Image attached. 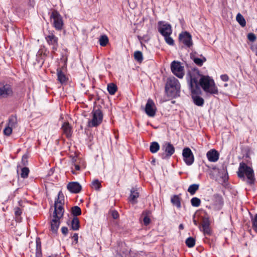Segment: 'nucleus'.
I'll list each match as a JSON object with an SVG mask.
<instances>
[{
  "mask_svg": "<svg viewBox=\"0 0 257 257\" xmlns=\"http://www.w3.org/2000/svg\"><path fill=\"white\" fill-rule=\"evenodd\" d=\"M236 20L239 25L244 27L246 25V21L244 17L240 14L238 13L236 17Z\"/></svg>",
  "mask_w": 257,
  "mask_h": 257,
  "instance_id": "2f4dec72",
  "label": "nucleus"
},
{
  "mask_svg": "<svg viewBox=\"0 0 257 257\" xmlns=\"http://www.w3.org/2000/svg\"><path fill=\"white\" fill-rule=\"evenodd\" d=\"M14 210L16 221L18 222H21L22 220V217H21V214L23 212L22 209L17 207L15 208Z\"/></svg>",
  "mask_w": 257,
  "mask_h": 257,
  "instance_id": "a878e982",
  "label": "nucleus"
},
{
  "mask_svg": "<svg viewBox=\"0 0 257 257\" xmlns=\"http://www.w3.org/2000/svg\"><path fill=\"white\" fill-rule=\"evenodd\" d=\"M71 213L75 217L81 214V209L78 206H75L71 208Z\"/></svg>",
  "mask_w": 257,
  "mask_h": 257,
  "instance_id": "72a5a7b5",
  "label": "nucleus"
},
{
  "mask_svg": "<svg viewBox=\"0 0 257 257\" xmlns=\"http://www.w3.org/2000/svg\"><path fill=\"white\" fill-rule=\"evenodd\" d=\"M13 95V91L12 86L10 84H6L0 87V96L4 98L12 96Z\"/></svg>",
  "mask_w": 257,
  "mask_h": 257,
  "instance_id": "f3484780",
  "label": "nucleus"
},
{
  "mask_svg": "<svg viewBox=\"0 0 257 257\" xmlns=\"http://www.w3.org/2000/svg\"><path fill=\"white\" fill-rule=\"evenodd\" d=\"M101 187V182L97 179L94 180L92 182V188L96 190H99Z\"/></svg>",
  "mask_w": 257,
  "mask_h": 257,
  "instance_id": "a19ab883",
  "label": "nucleus"
},
{
  "mask_svg": "<svg viewBox=\"0 0 257 257\" xmlns=\"http://www.w3.org/2000/svg\"><path fill=\"white\" fill-rule=\"evenodd\" d=\"M139 196V193L137 189L135 188H133L131 190V194L129 197V200L133 204H136L137 202V199Z\"/></svg>",
  "mask_w": 257,
  "mask_h": 257,
  "instance_id": "4be33fe9",
  "label": "nucleus"
},
{
  "mask_svg": "<svg viewBox=\"0 0 257 257\" xmlns=\"http://www.w3.org/2000/svg\"><path fill=\"white\" fill-rule=\"evenodd\" d=\"M247 37L248 40L252 42L255 41L256 39L255 35L252 33H248L247 36Z\"/></svg>",
  "mask_w": 257,
  "mask_h": 257,
  "instance_id": "49530a36",
  "label": "nucleus"
},
{
  "mask_svg": "<svg viewBox=\"0 0 257 257\" xmlns=\"http://www.w3.org/2000/svg\"><path fill=\"white\" fill-rule=\"evenodd\" d=\"M61 128L62 131L63 135H65L67 138L69 139L71 137L72 134V127L68 122H64Z\"/></svg>",
  "mask_w": 257,
  "mask_h": 257,
  "instance_id": "a211bd4d",
  "label": "nucleus"
},
{
  "mask_svg": "<svg viewBox=\"0 0 257 257\" xmlns=\"http://www.w3.org/2000/svg\"><path fill=\"white\" fill-rule=\"evenodd\" d=\"M185 243L188 247H192L195 244V240L192 237H189L186 240Z\"/></svg>",
  "mask_w": 257,
  "mask_h": 257,
  "instance_id": "58836bf2",
  "label": "nucleus"
},
{
  "mask_svg": "<svg viewBox=\"0 0 257 257\" xmlns=\"http://www.w3.org/2000/svg\"><path fill=\"white\" fill-rule=\"evenodd\" d=\"M199 84L206 93L218 94V89L214 80L209 76L202 75L200 78Z\"/></svg>",
  "mask_w": 257,
  "mask_h": 257,
  "instance_id": "20e7f679",
  "label": "nucleus"
},
{
  "mask_svg": "<svg viewBox=\"0 0 257 257\" xmlns=\"http://www.w3.org/2000/svg\"><path fill=\"white\" fill-rule=\"evenodd\" d=\"M51 22L53 26L56 30L60 31L62 29L64 23L62 17L56 10L53 11L50 16Z\"/></svg>",
  "mask_w": 257,
  "mask_h": 257,
  "instance_id": "6e6552de",
  "label": "nucleus"
},
{
  "mask_svg": "<svg viewBox=\"0 0 257 257\" xmlns=\"http://www.w3.org/2000/svg\"><path fill=\"white\" fill-rule=\"evenodd\" d=\"M182 155L183 160L187 165H192L194 161V157L191 149L189 148H185L183 150Z\"/></svg>",
  "mask_w": 257,
  "mask_h": 257,
  "instance_id": "2eb2a0df",
  "label": "nucleus"
},
{
  "mask_svg": "<svg viewBox=\"0 0 257 257\" xmlns=\"http://www.w3.org/2000/svg\"><path fill=\"white\" fill-rule=\"evenodd\" d=\"M180 195L181 194L173 195L171 197V203L174 205L176 206L178 208H180L181 207V198L180 197Z\"/></svg>",
  "mask_w": 257,
  "mask_h": 257,
  "instance_id": "b1692460",
  "label": "nucleus"
},
{
  "mask_svg": "<svg viewBox=\"0 0 257 257\" xmlns=\"http://www.w3.org/2000/svg\"><path fill=\"white\" fill-rule=\"evenodd\" d=\"M201 75L199 71L197 69L189 70L186 75V78L189 83L190 89H193L199 87L198 86V80H200Z\"/></svg>",
  "mask_w": 257,
  "mask_h": 257,
  "instance_id": "39448f33",
  "label": "nucleus"
},
{
  "mask_svg": "<svg viewBox=\"0 0 257 257\" xmlns=\"http://www.w3.org/2000/svg\"><path fill=\"white\" fill-rule=\"evenodd\" d=\"M24 159H27V157L25 156H23L22 158V160L24 161Z\"/></svg>",
  "mask_w": 257,
  "mask_h": 257,
  "instance_id": "6e6d98bb",
  "label": "nucleus"
},
{
  "mask_svg": "<svg viewBox=\"0 0 257 257\" xmlns=\"http://www.w3.org/2000/svg\"><path fill=\"white\" fill-rule=\"evenodd\" d=\"M179 228L180 229H184V225L182 224H180L179 225Z\"/></svg>",
  "mask_w": 257,
  "mask_h": 257,
  "instance_id": "864d4df0",
  "label": "nucleus"
},
{
  "mask_svg": "<svg viewBox=\"0 0 257 257\" xmlns=\"http://www.w3.org/2000/svg\"><path fill=\"white\" fill-rule=\"evenodd\" d=\"M67 188L70 192L73 193H78L81 191L82 189L81 185L76 182L69 183Z\"/></svg>",
  "mask_w": 257,
  "mask_h": 257,
  "instance_id": "6ab92c4d",
  "label": "nucleus"
},
{
  "mask_svg": "<svg viewBox=\"0 0 257 257\" xmlns=\"http://www.w3.org/2000/svg\"><path fill=\"white\" fill-rule=\"evenodd\" d=\"M158 30L163 37L171 35L172 33L171 25L164 21L158 23Z\"/></svg>",
  "mask_w": 257,
  "mask_h": 257,
  "instance_id": "9d476101",
  "label": "nucleus"
},
{
  "mask_svg": "<svg viewBox=\"0 0 257 257\" xmlns=\"http://www.w3.org/2000/svg\"><path fill=\"white\" fill-rule=\"evenodd\" d=\"M162 149L164 152L161 154V158L163 159L170 158L175 152V148L170 143L165 142L163 145Z\"/></svg>",
  "mask_w": 257,
  "mask_h": 257,
  "instance_id": "9b49d317",
  "label": "nucleus"
},
{
  "mask_svg": "<svg viewBox=\"0 0 257 257\" xmlns=\"http://www.w3.org/2000/svg\"><path fill=\"white\" fill-rule=\"evenodd\" d=\"M57 80L62 84L66 83L68 80L64 73L60 68L57 69Z\"/></svg>",
  "mask_w": 257,
  "mask_h": 257,
  "instance_id": "5701e85b",
  "label": "nucleus"
},
{
  "mask_svg": "<svg viewBox=\"0 0 257 257\" xmlns=\"http://www.w3.org/2000/svg\"><path fill=\"white\" fill-rule=\"evenodd\" d=\"M150 213V211L149 210H146V211H144L143 213V214L145 215L143 219L144 223L145 225H148V224H150V223L151 222V220L148 216V215Z\"/></svg>",
  "mask_w": 257,
  "mask_h": 257,
  "instance_id": "4c0bfd02",
  "label": "nucleus"
},
{
  "mask_svg": "<svg viewBox=\"0 0 257 257\" xmlns=\"http://www.w3.org/2000/svg\"><path fill=\"white\" fill-rule=\"evenodd\" d=\"M201 224L199 227L201 226V231H203L204 235H210L212 231L210 228V218L206 212L203 213V215L200 216Z\"/></svg>",
  "mask_w": 257,
  "mask_h": 257,
  "instance_id": "0eeeda50",
  "label": "nucleus"
},
{
  "mask_svg": "<svg viewBox=\"0 0 257 257\" xmlns=\"http://www.w3.org/2000/svg\"><path fill=\"white\" fill-rule=\"evenodd\" d=\"M68 228L67 227H62L61 228V231L63 234L66 235L68 233Z\"/></svg>",
  "mask_w": 257,
  "mask_h": 257,
  "instance_id": "8fccbe9b",
  "label": "nucleus"
},
{
  "mask_svg": "<svg viewBox=\"0 0 257 257\" xmlns=\"http://www.w3.org/2000/svg\"><path fill=\"white\" fill-rule=\"evenodd\" d=\"M72 238L74 239V241L75 242V243H77L78 242V234L74 233V234L72 236Z\"/></svg>",
  "mask_w": 257,
  "mask_h": 257,
  "instance_id": "3c124183",
  "label": "nucleus"
},
{
  "mask_svg": "<svg viewBox=\"0 0 257 257\" xmlns=\"http://www.w3.org/2000/svg\"><path fill=\"white\" fill-rule=\"evenodd\" d=\"M74 169L72 167V173L73 174H77V173L75 172V171H80L82 168L84 169L85 168V165L84 163L82 162H79V164L75 163L74 164Z\"/></svg>",
  "mask_w": 257,
  "mask_h": 257,
  "instance_id": "cd10ccee",
  "label": "nucleus"
},
{
  "mask_svg": "<svg viewBox=\"0 0 257 257\" xmlns=\"http://www.w3.org/2000/svg\"><path fill=\"white\" fill-rule=\"evenodd\" d=\"M255 55L257 56V46L255 48Z\"/></svg>",
  "mask_w": 257,
  "mask_h": 257,
  "instance_id": "4d7b16f0",
  "label": "nucleus"
},
{
  "mask_svg": "<svg viewBox=\"0 0 257 257\" xmlns=\"http://www.w3.org/2000/svg\"><path fill=\"white\" fill-rule=\"evenodd\" d=\"M219 156L218 152L215 149L210 150L206 154L207 159L211 162L217 161L219 159Z\"/></svg>",
  "mask_w": 257,
  "mask_h": 257,
  "instance_id": "aec40b11",
  "label": "nucleus"
},
{
  "mask_svg": "<svg viewBox=\"0 0 257 257\" xmlns=\"http://www.w3.org/2000/svg\"><path fill=\"white\" fill-rule=\"evenodd\" d=\"M237 173L238 178L243 181L245 180L246 176L248 184L251 185L254 184L255 179L253 170L245 163L242 162L239 163Z\"/></svg>",
  "mask_w": 257,
  "mask_h": 257,
  "instance_id": "f03ea898",
  "label": "nucleus"
},
{
  "mask_svg": "<svg viewBox=\"0 0 257 257\" xmlns=\"http://www.w3.org/2000/svg\"><path fill=\"white\" fill-rule=\"evenodd\" d=\"M80 227L79 220L77 217H74L71 223V228L73 230H77Z\"/></svg>",
  "mask_w": 257,
  "mask_h": 257,
  "instance_id": "c85d7f7f",
  "label": "nucleus"
},
{
  "mask_svg": "<svg viewBox=\"0 0 257 257\" xmlns=\"http://www.w3.org/2000/svg\"><path fill=\"white\" fill-rule=\"evenodd\" d=\"M191 57L193 62L199 66H202L203 63L206 61V59L205 57H203L202 59L194 56H191Z\"/></svg>",
  "mask_w": 257,
  "mask_h": 257,
  "instance_id": "c756f323",
  "label": "nucleus"
},
{
  "mask_svg": "<svg viewBox=\"0 0 257 257\" xmlns=\"http://www.w3.org/2000/svg\"><path fill=\"white\" fill-rule=\"evenodd\" d=\"M145 112L150 117H153L155 115L156 113V107L153 100L149 98L147 102L145 107Z\"/></svg>",
  "mask_w": 257,
  "mask_h": 257,
  "instance_id": "dca6fc26",
  "label": "nucleus"
},
{
  "mask_svg": "<svg viewBox=\"0 0 257 257\" xmlns=\"http://www.w3.org/2000/svg\"><path fill=\"white\" fill-rule=\"evenodd\" d=\"M36 257H42L41 241L39 237L36 239Z\"/></svg>",
  "mask_w": 257,
  "mask_h": 257,
  "instance_id": "393cba45",
  "label": "nucleus"
},
{
  "mask_svg": "<svg viewBox=\"0 0 257 257\" xmlns=\"http://www.w3.org/2000/svg\"><path fill=\"white\" fill-rule=\"evenodd\" d=\"M64 196L61 191H59L57 198L54 203V211L53 214V219L50 221L51 230L54 233L57 232L60 224V219L64 215Z\"/></svg>",
  "mask_w": 257,
  "mask_h": 257,
  "instance_id": "f257e3e1",
  "label": "nucleus"
},
{
  "mask_svg": "<svg viewBox=\"0 0 257 257\" xmlns=\"http://www.w3.org/2000/svg\"><path fill=\"white\" fill-rule=\"evenodd\" d=\"M42 54V51H41L40 50H39L38 52V55H41Z\"/></svg>",
  "mask_w": 257,
  "mask_h": 257,
  "instance_id": "5fc2aeb1",
  "label": "nucleus"
},
{
  "mask_svg": "<svg viewBox=\"0 0 257 257\" xmlns=\"http://www.w3.org/2000/svg\"><path fill=\"white\" fill-rule=\"evenodd\" d=\"M13 127H11L9 125H8L7 127H6L4 130V133L5 135H7L8 136H9L11 135L12 133Z\"/></svg>",
  "mask_w": 257,
  "mask_h": 257,
  "instance_id": "a18cd8bd",
  "label": "nucleus"
},
{
  "mask_svg": "<svg viewBox=\"0 0 257 257\" xmlns=\"http://www.w3.org/2000/svg\"><path fill=\"white\" fill-rule=\"evenodd\" d=\"M252 228L257 233V214L251 218Z\"/></svg>",
  "mask_w": 257,
  "mask_h": 257,
  "instance_id": "37998d69",
  "label": "nucleus"
},
{
  "mask_svg": "<svg viewBox=\"0 0 257 257\" xmlns=\"http://www.w3.org/2000/svg\"><path fill=\"white\" fill-rule=\"evenodd\" d=\"M107 90L111 95H113L116 92L117 88V86L114 83H109L107 85Z\"/></svg>",
  "mask_w": 257,
  "mask_h": 257,
  "instance_id": "7c9ffc66",
  "label": "nucleus"
},
{
  "mask_svg": "<svg viewBox=\"0 0 257 257\" xmlns=\"http://www.w3.org/2000/svg\"><path fill=\"white\" fill-rule=\"evenodd\" d=\"M171 69L173 73L179 78H182L184 75V67L181 66L180 62L174 61L171 65Z\"/></svg>",
  "mask_w": 257,
  "mask_h": 257,
  "instance_id": "f8f14e48",
  "label": "nucleus"
},
{
  "mask_svg": "<svg viewBox=\"0 0 257 257\" xmlns=\"http://www.w3.org/2000/svg\"><path fill=\"white\" fill-rule=\"evenodd\" d=\"M45 40L48 44L51 47L53 52L57 50L59 44L58 38L55 36L54 31H49L47 34L45 35Z\"/></svg>",
  "mask_w": 257,
  "mask_h": 257,
  "instance_id": "1a4fd4ad",
  "label": "nucleus"
},
{
  "mask_svg": "<svg viewBox=\"0 0 257 257\" xmlns=\"http://www.w3.org/2000/svg\"><path fill=\"white\" fill-rule=\"evenodd\" d=\"M199 185L196 184H193L191 185L188 189V191L190 193L191 195H194L196 192L199 189Z\"/></svg>",
  "mask_w": 257,
  "mask_h": 257,
  "instance_id": "f704fd0d",
  "label": "nucleus"
},
{
  "mask_svg": "<svg viewBox=\"0 0 257 257\" xmlns=\"http://www.w3.org/2000/svg\"><path fill=\"white\" fill-rule=\"evenodd\" d=\"M99 41L100 45L104 47L107 45L109 40L107 36L104 35L100 36Z\"/></svg>",
  "mask_w": 257,
  "mask_h": 257,
  "instance_id": "c9c22d12",
  "label": "nucleus"
},
{
  "mask_svg": "<svg viewBox=\"0 0 257 257\" xmlns=\"http://www.w3.org/2000/svg\"><path fill=\"white\" fill-rule=\"evenodd\" d=\"M165 42L169 45L173 46L174 45V41L173 39L170 37V35H168V36L164 37Z\"/></svg>",
  "mask_w": 257,
  "mask_h": 257,
  "instance_id": "c03bdc74",
  "label": "nucleus"
},
{
  "mask_svg": "<svg viewBox=\"0 0 257 257\" xmlns=\"http://www.w3.org/2000/svg\"><path fill=\"white\" fill-rule=\"evenodd\" d=\"M193 221L194 224L195 225H196V226L198 225V221L196 220L195 219V216H194V217H193Z\"/></svg>",
  "mask_w": 257,
  "mask_h": 257,
  "instance_id": "603ef678",
  "label": "nucleus"
},
{
  "mask_svg": "<svg viewBox=\"0 0 257 257\" xmlns=\"http://www.w3.org/2000/svg\"><path fill=\"white\" fill-rule=\"evenodd\" d=\"M180 84L178 79L174 77L167 78L165 87V92L168 96L176 98L180 96Z\"/></svg>",
  "mask_w": 257,
  "mask_h": 257,
  "instance_id": "7ed1b4c3",
  "label": "nucleus"
},
{
  "mask_svg": "<svg viewBox=\"0 0 257 257\" xmlns=\"http://www.w3.org/2000/svg\"><path fill=\"white\" fill-rule=\"evenodd\" d=\"M191 204L193 207H198L201 204V200L197 197H193L191 199Z\"/></svg>",
  "mask_w": 257,
  "mask_h": 257,
  "instance_id": "ea45409f",
  "label": "nucleus"
},
{
  "mask_svg": "<svg viewBox=\"0 0 257 257\" xmlns=\"http://www.w3.org/2000/svg\"><path fill=\"white\" fill-rule=\"evenodd\" d=\"M191 92V97L194 103L198 106H202L204 103L203 98L198 95L201 92L199 87L190 89Z\"/></svg>",
  "mask_w": 257,
  "mask_h": 257,
  "instance_id": "4468645a",
  "label": "nucleus"
},
{
  "mask_svg": "<svg viewBox=\"0 0 257 257\" xmlns=\"http://www.w3.org/2000/svg\"><path fill=\"white\" fill-rule=\"evenodd\" d=\"M92 119L88 121V126L90 127H97L99 125L103 119V113L99 108H94L91 112Z\"/></svg>",
  "mask_w": 257,
  "mask_h": 257,
  "instance_id": "423d86ee",
  "label": "nucleus"
},
{
  "mask_svg": "<svg viewBox=\"0 0 257 257\" xmlns=\"http://www.w3.org/2000/svg\"><path fill=\"white\" fill-rule=\"evenodd\" d=\"M179 40L186 48H189L193 45L192 36L187 31L183 32L179 34Z\"/></svg>",
  "mask_w": 257,
  "mask_h": 257,
  "instance_id": "ddd939ff",
  "label": "nucleus"
},
{
  "mask_svg": "<svg viewBox=\"0 0 257 257\" xmlns=\"http://www.w3.org/2000/svg\"><path fill=\"white\" fill-rule=\"evenodd\" d=\"M220 78L224 82L228 81L229 80V77L227 74L221 75Z\"/></svg>",
  "mask_w": 257,
  "mask_h": 257,
  "instance_id": "09e8293b",
  "label": "nucleus"
},
{
  "mask_svg": "<svg viewBox=\"0 0 257 257\" xmlns=\"http://www.w3.org/2000/svg\"><path fill=\"white\" fill-rule=\"evenodd\" d=\"M214 205L218 209H220L223 204V199L222 197L219 194H215L213 196Z\"/></svg>",
  "mask_w": 257,
  "mask_h": 257,
  "instance_id": "412c9836",
  "label": "nucleus"
},
{
  "mask_svg": "<svg viewBox=\"0 0 257 257\" xmlns=\"http://www.w3.org/2000/svg\"><path fill=\"white\" fill-rule=\"evenodd\" d=\"M160 149L159 144L156 142H152L150 147V150L152 153H156Z\"/></svg>",
  "mask_w": 257,
  "mask_h": 257,
  "instance_id": "473e14b6",
  "label": "nucleus"
},
{
  "mask_svg": "<svg viewBox=\"0 0 257 257\" xmlns=\"http://www.w3.org/2000/svg\"><path fill=\"white\" fill-rule=\"evenodd\" d=\"M110 213H111L112 217L114 219H117L119 217V214H118V212L116 210H114L111 211Z\"/></svg>",
  "mask_w": 257,
  "mask_h": 257,
  "instance_id": "de8ad7c7",
  "label": "nucleus"
},
{
  "mask_svg": "<svg viewBox=\"0 0 257 257\" xmlns=\"http://www.w3.org/2000/svg\"><path fill=\"white\" fill-rule=\"evenodd\" d=\"M8 125L13 128H15L17 126L18 121L16 115H12L10 116Z\"/></svg>",
  "mask_w": 257,
  "mask_h": 257,
  "instance_id": "bb28decb",
  "label": "nucleus"
},
{
  "mask_svg": "<svg viewBox=\"0 0 257 257\" xmlns=\"http://www.w3.org/2000/svg\"><path fill=\"white\" fill-rule=\"evenodd\" d=\"M134 59L139 63H141L143 60V56L142 53L139 51H137L135 52Z\"/></svg>",
  "mask_w": 257,
  "mask_h": 257,
  "instance_id": "e433bc0d",
  "label": "nucleus"
},
{
  "mask_svg": "<svg viewBox=\"0 0 257 257\" xmlns=\"http://www.w3.org/2000/svg\"><path fill=\"white\" fill-rule=\"evenodd\" d=\"M29 169L27 167H24L21 169V176L23 178H27L29 173Z\"/></svg>",
  "mask_w": 257,
  "mask_h": 257,
  "instance_id": "79ce46f5",
  "label": "nucleus"
}]
</instances>
